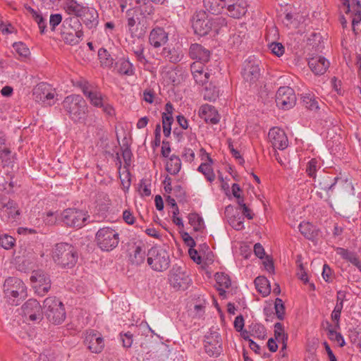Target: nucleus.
Listing matches in <instances>:
<instances>
[{
    "mask_svg": "<svg viewBox=\"0 0 361 361\" xmlns=\"http://www.w3.org/2000/svg\"><path fill=\"white\" fill-rule=\"evenodd\" d=\"M204 348L210 357H218L222 352V339L216 331L210 330L204 336Z\"/></svg>",
    "mask_w": 361,
    "mask_h": 361,
    "instance_id": "11",
    "label": "nucleus"
},
{
    "mask_svg": "<svg viewBox=\"0 0 361 361\" xmlns=\"http://www.w3.org/2000/svg\"><path fill=\"white\" fill-rule=\"evenodd\" d=\"M62 20V16L59 13L51 14L49 18V25L51 30H54L56 27L59 25Z\"/></svg>",
    "mask_w": 361,
    "mask_h": 361,
    "instance_id": "60",
    "label": "nucleus"
},
{
    "mask_svg": "<svg viewBox=\"0 0 361 361\" xmlns=\"http://www.w3.org/2000/svg\"><path fill=\"white\" fill-rule=\"evenodd\" d=\"M15 239L8 235H0V245L5 250H9L14 246Z\"/></svg>",
    "mask_w": 361,
    "mask_h": 361,
    "instance_id": "52",
    "label": "nucleus"
},
{
    "mask_svg": "<svg viewBox=\"0 0 361 361\" xmlns=\"http://www.w3.org/2000/svg\"><path fill=\"white\" fill-rule=\"evenodd\" d=\"M215 279L219 287L217 288L220 295L224 294L226 292L225 288H228L231 286V281L229 276L224 273H216L215 274Z\"/></svg>",
    "mask_w": 361,
    "mask_h": 361,
    "instance_id": "33",
    "label": "nucleus"
},
{
    "mask_svg": "<svg viewBox=\"0 0 361 361\" xmlns=\"http://www.w3.org/2000/svg\"><path fill=\"white\" fill-rule=\"evenodd\" d=\"M134 54L137 60L141 63L145 64L147 62V60L144 55V47L142 46H140L136 50H134Z\"/></svg>",
    "mask_w": 361,
    "mask_h": 361,
    "instance_id": "62",
    "label": "nucleus"
},
{
    "mask_svg": "<svg viewBox=\"0 0 361 361\" xmlns=\"http://www.w3.org/2000/svg\"><path fill=\"white\" fill-rule=\"evenodd\" d=\"M161 54L165 59L174 63L179 62L183 56L180 51L170 47H164Z\"/></svg>",
    "mask_w": 361,
    "mask_h": 361,
    "instance_id": "31",
    "label": "nucleus"
},
{
    "mask_svg": "<svg viewBox=\"0 0 361 361\" xmlns=\"http://www.w3.org/2000/svg\"><path fill=\"white\" fill-rule=\"evenodd\" d=\"M219 96V87L210 82L204 90V99L210 102L216 101Z\"/></svg>",
    "mask_w": 361,
    "mask_h": 361,
    "instance_id": "39",
    "label": "nucleus"
},
{
    "mask_svg": "<svg viewBox=\"0 0 361 361\" xmlns=\"http://www.w3.org/2000/svg\"><path fill=\"white\" fill-rule=\"evenodd\" d=\"M228 148L232 154V155L236 159H238L240 161V163H243L244 162V159L243 158L241 157V155L240 154V152L235 149L233 147V145L232 143V141L231 139H228Z\"/></svg>",
    "mask_w": 361,
    "mask_h": 361,
    "instance_id": "63",
    "label": "nucleus"
},
{
    "mask_svg": "<svg viewBox=\"0 0 361 361\" xmlns=\"http://www.w3.org/2000/svg\"><path fill=\"white\" fill-rule=\"evenodd\" d=\"M25 8L27 11V13H29L32 16L33 19L38 24L39 28L40 30V32L44 33L46 26H47L46 25L47 24H46V20H44V18H43L42 14L38 11L35 10L30 6H25Z\"/></svg>",
    "mask_w": 361,
    "mask_h": 361,
    "instance_id": "35",
    "label": "nucleus"
},
{
    "mask_svg": "<svg viewBox=\"0 0 361 361\" xmlns=\"http://www.w3.org/2000/svg\"><path fill=\"white\" fill-rule=\"evenodd\" d=\"M51 257L54 263L63 269L73 268L78 259L75 247L67 243H56L52 249Z\"/></svg>",
    "mask_w": 361,
    "mask_h": 361,
    "instance_id": "2",
    "label": "nucleus"
},
{
    "mask_svg": "<svg viewBox=\"0 0 361 361\" xmlns=\"http://www.w3.org/2000/svg\"><path fill=\"white\" fill-rule=\"evenodd\" d=\"M255 285L259 293L264 297L270 293L271 288L268 279L264 276H257L255 279Z\"/></svg>",
    "mask_w": 361,
    "mask_h": 361,
    "instance_id": "32",
    "label": "nucleus"
},
{
    "mask_svg": "<svg viewBox=\"0 0 361 361\" xmlns=\"http://www.w3.org/2000/svg\"><path fill=\"white\" fill-rule=\"evenodd\" d=\"M338 255H341V257L348 262H350L354 266L358 263L359 257L355 252H350L347 249L343 247H337L336 249Z\"/></svg>",
    "mask_w": 361,
    "mask_h": 361,
    "instance_id": "40",
    "label": "nucleus"
},
{
    "mask_svg": "<svg viewBox=\"0 0 361 361\" xmlns=\"http://www.w3.org/2000/svg\"><path fill=\"white\" fill-rule=\"evenodd\" d=\"M13 46L20 56L26 57L30 54V50L24 43L21 42H15Z\"/></svg>",
    "mask_w": 361,
    "mask_h": 361,
    "instance_id": "56",
    "label": "nucleus"
},
{
    "mask_svg": "<svg viewBox=\"0 0 361 361\" xmlns=\"http://www.w3.org/2000/svg\"><path fill=\"white\" fill-rule=\"evenodd\" d=\"M86 6L75 0H66L64 4V10L68 15L80 18Z\"/></svg>",
    "mask_w": 361,
    "mask_h": 361,
    "instance_id": "28",
    "label": "nucleus"
},
{
    "mask_svg": "<svg viewBox=\"0 0 361 361\" xmlns=\"http://www.w3.org/2000/svg\"><path fill=\"white\" fill-rule=\"evenodd\" d=\"M23 317L31 322H40L43 319V306L36 299H29L21 307Z\"/></svg>",
    "mask_w": 361,
    "mask_h": 361,
    "instance_id": "13",
    "label": "nucleus"
},
{
    "mask_svg": "<svg viewBox=\"0 0 361 361\" xmlns=\"http://www.w3.org/2000/svg\"><path fill=\"white\" fill-rule=\"evenodd\" d=\"M80 18L88 29H95L99 24V13L93 7L86 6Z\"/></svg>",
    "mask_w": 361,
    "mask_h": 361,
    "instance_id": "19",
    "label": "nucleus"
},
{
    "mask_svg": "<svg viewBox=\"0 0 361 361\" xmlns=\"http://www.w3.org/2000/svg\"><path fill=\"white\" fill-rule=\"evenodd\" d=\"M271 52L277 56H281L284 53V47L279 42H272L269 46Z\"/></svg>",
    "mask_w": 361,
    "mask_h": 361,
    "instance_id": "59",
    "label": "nucleus"
},
{
    "mask_svg": "<svg viewBox=\"0 0 361 361\" xmlns=\"http://www.w3.org/2000/svg\"><path fill=\"white\" fill-rule=\"evenodd\" d=\"M95 240L102 250L109 252L118 246L119 234L116 230L110 227H104L97 232Z\"/></svg>",
    "mask_w": 361,
    "mask_h": 361,
    "instance_id": "6",
    "label": "nucleus"
},
{
    "mask_svg": "<svg viewBox=\"0 0 361 361\" xmlns=\"http://www.w3.org/2000/svg\"><path fill=\"white\" fill-rule=\"evenodd\" d=\"M189 55L192 59H197V61L207 63L210 59V51L201 44H192L189 49Z\"/></svg>",
    "mask_w": 361,
    "mask_h": 361,
    "instance_id": "20",
    "label": "nucleus"
},
{
    "mask_svg": "<svg viewBox=\"0 0 361 361\" xmlns=\"http://www.w3.org/2000/svg\"><path fill=\"white\" fill-rule=\"evenodd\" d=\"M98 56L101 63L105 66H111L114 62V59L111 54L105 49H100L98 51Z\"/></svg>",
    "mask_w": 361,
    "mask_h": 361,
    "instance_id": "49",
    "label": "nucleus"
},
{
    "mask_svg": "<svg viewBox=\"0 0 361 361\" xmlns=\"http://www.w3.org/2000/svg\"><path fill=\"white\" fill-rule=\"evenodd\" d=\"M116 65L117 71L121 75L130 76L135 74L134 66L128 59L124 58L120 59L116 63Z\"/></svg>",
    "mask_w": 361,
    "mask_h": 361,
    "instance_id": "29",
    "label": "nucleus"
},
{
    "mask_svg": "<svg viewBox=\"0 0 361 361\" xmlns=\"http://www.w3.org/2000/svg\"><path fill=\"white\" fill-rule=\"evenodd\" d=\"M210 77V73L208 72H200L199 73L193 75V78L197 84L204 85H206Z\"/></svg>",
    "mask_w": 361,
    "mask_h": 361,
    "instance_id": "55",
    "label": "nucleus"
},
{
    "mask_svg": "<svg viewBox=\"0 0 361 361\" xmlns=\"http://www.w3.org/2000/svg\"><path fill=\"white\" fill-rule=\"evenodd\" d=\"M120 336L123 343V346L127 348H130L133 341V334L130 331H128L125 334L121 333Z\"/></svg>",
    "mask_w": 361,
    "mask_h": 361,
    "instance_id": "58",
    "label": "nucleus"
},
{
    "mask_svg": "<svg viewBox=\"0 0 361 361\" xmlns=\"http://www.w3.org/2000/svg\"><path fill=\"white\" fill-rule=\"evenodd\" d=\"M139 192L142 196H149L151 195V190L146 184V180L144 179L140 180Z\"/></svg>",
    "mask_w": 361,
    "mask_h": 361,
    "instance_id": "61",
    "label": "nucleus"
},
{
    "mask_svg": "<svg viewBox=\"0 0 361 361\" xmlns=\"http://www.w3.org/2000/svg\"><path fill=\"white\" fill-rule=\"evenodd\" d=\"M328 336L329 339L336 341L339 344L340 347H343L345 345L343 336L341 333L337 332L335 329L329 328Z\"/></svg>",
    "mask_w": 361,
    "mask_h": 361,
    "instance_id": "50",
    "label": "nucleus"
},
{
    "mask_svg": "<svg viewBox=\"0 0 361 361\" xmlns=\"http://www.w3.org/2000/svg\"><path fill=\"white\" fill-rule=\"evenodd\" d=\"M207 157L209 163H202L198 167V171L202 173L207 180L212 182L215 178V175L213 173L212 169L211 167L210 163H212V159L207 154Z\"/></svg>",
    "mask_w": 361,
    "mask_h": 361,
    "instance_id": "43",
    "label": "nucleus"
},
{
    "mask_svg": "<svg viewBox=\"0 0 361 361\" xmlns=\"http://www.w3.org/2000/svg\"><path fill=\"white\" fill-rule=\"evenodd\" d=\"M146 256L145 247L144 245H135L133 254L130 256L132 264L140 265L145 262Z\"/></svg>",
    "mask_w": 361,
    "mask_h": 361,
    "instance_id": "30",
    "label": "nucleus"
},
{
    "mask_svg": "<svg viewBox=\"0 0 361 361\" xmlns=\"http://www.w3.org/2000/svg\"><path fill=\"white\" fill-rule=\"evenodd\" d=\"M64 41L66 43L71 45H75L78 44L83 37V31L80 29L75 30L74 33L71 32H64Z\"/></svg>",
    "mask_w": 361,
    "mask_h": 361,
    "instance_id": "42",
    "label": "nucleus"
},
{
    "mask_svg": "<svg viewBox=\"0 0 361 361\" xmlns=\"http://www.w3.org/2000/svg\"><path fill=\"white\" fill-rule=\"evenodd\" d=\"M3 292L11 305H18V298L23 299L27 296V287L20 279L8 277L3 285Z\"/></svg>",
    "mask_w": 361,
    "mask_h": 361,
    "instance_id": "3",
    "label": "nucleus"
},
{
    "mask_svg": "<svg viewBox=\"0 0 361 361\" xmlns=\"http://www.w3.org/2000/svg\"><path fill=\"white\" fill-rule=\"evenodd\" d=\"M250 335L259 339H264L266 336L265 327L258 323H252L248 326Z\"/></svg>",
    "mask_w": 361,
    "mask_h": 361,
    "instance_id": "46",
    "label": "nucleus"
},
{
    "mask_svg": "<svg viewBox=\"0 0 361 361\" xmlns=\"http://www.w3.org/2000/svg\"><path fill=\"white\" fill-rule=\"evenodd\" d=\"M84 343L94 353H99L104 347V341L101 334L95 330L86 331Z\"/></svg>",
    "mask_w": 361,
    "mask_h": 361,
    "instance_id": "17",
    "label": "nucleus"
},
{
    "mask_svg": "<svg viewBox=\"0 0 361 361\" xmlns=\"http://www.w3.org/2000/svg\"><path fill=\"white\" fill-rule=\"evenodd\" d=\"M228 222L236 231H240L244 228V217L239 214L229 217Z\"/></svg>",
    "mask_w": 361,
    "mask_h": 361,
    "instance_id": "48",
    "label": "nucleus"
},
{
    "mask_svg": "<svg viewBox=\"0 0 361 361\" xmlns=\"http://www.w3.org/2000/svg\"><path fill=\"white\" fill-rule=\"evenodd\" d=\"M308 65L314 74L323 75L329 67V62L323 56H317L312 58Z\"/></svg>",
    "mask_w": 361,
    "mask_h": 361,
    "instance_id": "25",
    "label": "nucleus"
},
{
    "mask_svg": "<svg viewBox=\"0 0 361 361\" xmlns=\"http://www.w3.org/2000/svg\"><path fill=\"white\" fill-rule=\"evenodd\" d=\"M205 8L211 13L218 15L222 13V0H204Z\"/></svg>",
    "mask_w": 361,
    "mask_h": 361,
    "instance_id": "38",
    "label": "nucleus"
},
{
    "mask_svg": "<svg viewBox=\"0 0 361 361\" xmlns=\"http://www.w3.org/2000/svg\"><path fill=\"white\" fill-rule=\"evenodd\" d=\"M214 20L210 18L204 11H197L191 18L195 33L200 36L207 35L212 28Z\"/></svg>",
    "mask_w": 361,
    "mask_h": 361,
    "instance_id": "8",
    "label": "nucleus"
},
{
    "mask_svg": "<svg viewBox=\"0 0 361 361\" xmlns=\"http://www.w3.org/2000/svg\"><path fill=\"white\" fill-rule=\"evenodd\" d=\"M0 217L4 221H16L20 211L17 204L4 195H0Z\"/></svg>",
    "mask_w": 361,
    "mask_h": 361,
    "instance_id": "12",
    "label": "nucleus"
},
{
    "mask_svg": "<svg viewBox=\"0 0 361 361\" xmlns=\"http://www.w3.org/2000/svg\"><path fill=\"white\" fill-rule=\"evenodd\" d=\"M61 218L62 221L68 226L81 228L84 226L87 215L81 210L68 208L61 213Z\"/></svg>",
    "mask_w": 361,
    "mask_h": 361,
    "instance_id": "14",
    "label": "nucleus"
},
{
    "mask_svg": "<svg viewBox=\"0 0 361 361\" xmlns=\"http://www.w3.org/2000/svg\"><path fill=\"white\" fill-rule=\"evenodd\" d=\"M126 15L128 17V27L129 30L133 32L137 21L140 19L139 16L135 11H133L132 8L127 11Z\"/></svg>",
    "mask_w": 361,
    "mask_h": 361,
    "instance_id": "51",
    "label": "nucleus"
},
{
    "mask_svg": "<svg viewBox=\"0 0 361 361\" xmlns=\"http://www.w3.org/2000/svg\"><path fill=\"white\" fill-rule=\"evenodd\" d=\"M200 116L207 123L216 124L219 121V115L216 109L209 104L201 106L200 109Z\"/></svg>",
    "mask_w": 361,
    "mask_h": 361,
    "instance_id": "24",
    "label": "nucleus"
},
{
    "mask_svg": "<svg viewBox=\"0 0 361 361\" xmlns=\"http://www.w3.org/2000/svg\"><path fill=\"white\" fill-rule=\"evenodd\" d=\"M147 263L155 271H166L170 266L169 252L160 246L152 247L147 252Z\"/></svg>",
    "mask_w": 361,
    "mask_h": 361,
    "instance_id": "5",
    "label": "nucleus"
},
{
    "mask_svg": "<svg viewBox=\"0 0 361 361\" xmlns=\"http://www.w3.org/2000/svg\"><path fill=\"white\" fill-rule=\"evenodd\" d=\"M260 62L254 56H249L242 65L241 75L244 82L251 86L261 75Z\"/></svg>",
    "mask_w": 361,
    "mask_h": 361,
    "instance_id": "7",
    "label": "nucleus"
},
{
    "mask_svg": "<svg viewBox=\"0 0 361 361\" xmlns=\"http://www.w3.org/2000/svg\"><path fill=\"white\" fill-rule=\"evenodd\" d=\"M274 309L276 311V314L277 318L279 320H283L284 319L285 314V306L283 305V300L277 298L275 300Z\"/></svg>",
    "mask_w": 361,
    "mask_h": 361,
    "instance_id": "53",
    "label": "nucleus"
},
{
    "mask_svg": "<svg viewBox=\"0 0 361 361\" xmlns=\"http://www.w3.org/2000/svg\"><path fill=\"white\" fill-rule=\"evenodd\" d=\"M345 292L343 290L337 291L336 304L331 312V317L333 322H335V329L340 328V318L341 314L343 307V302L345 300Z\"/></svg>",
    "mask_w": 361,
    "mask_h": 361,
    "instance_id": "23",
    "label": "nucleus"
},
{
    "mask_svg": "<svg viewBox=\"0 0 361 361\" xmlns=\"http://www.w3.org/2000/svg\"><path fill=\"white\" fill-rule=\"evenodd\" d=\"M168 39V33L161 27L154 28L149 36L150 44L155 48L164 45Z\"/></svg>",
    "mask_w": 361,
    "mask_h": 361,
    "instance_id": "21",
    "label": "nucleus"
},
{
    "mask_svg": "<svg viewBox=\"0 0 361 361\" xmlns=\"http://www.w3.org/2000/svg\"><path fill=\"white\" fill-rule=\"evenodd\" d=\"M62 106L74 122L82 123L85 121L87 113V104L85 100L80 94H71L65 97L62 102Z\"/></svg>",
    "mask_w": 361,
    "mask_h": 361,
    "instance_id": "1",
    "label": "nucleus"
},
{
    "mask_svg": "<svg viewBox=\"0 0 361 361\" xmlns=\"http://www.w3.org/2000/svg\"><path fill=\"white\" fill-rule=\"evenodd\" d=\"M352 7L354 10V16L352 19V25L354 27L361 21V4L358 0H353Z\"/></svg>",
    "mask_w": 361,
    "mask_h": 361,
    "instance_id": "47",
    "label": "nucleus"
},
{
    "mask_svg": "<svg viewBox=\"0 0 361 361\" xmlns=\"http://www.w3.org/2000/svg\"><path fill=\"white\" fill-rule=\"evenodd\" d=\"M332 271L329 266L326 264L323 266L322 277L326 282L331 281Z\"/></svg>",
    "mask_w": 361,
    "mask_h": 361,
    "instance_id": "64",
    "label": "nucleus"
},
{
    "mask_svg": "<svg viewBox=\"0 0 361 361\" xmlns=\"http://www.w3.org/2000/svg\"><path fill=\"white\" fill-rule=\"evenodd\" d=\"M35 293L40 296L44 295L51 288L49 276L41 269L33 271L30 276Z\"/></svg>",
    "mask_w": 361,
    "mask_h": 361,
    "instance_id": "15",
    "label": "nucleus"
},
{
    "mask_svg": "<svg viewBox=\"0 0 361 361\" xmlns=\"http://www.w3.org/2000/svg\"><path fill=\"white\" fill-rule=\"evenodd\" d=\"M303 105L311 111H314L319 109L318 101L315 99L314 96L311 94H303L301 97Z\"/></svg>",
    "mask_w": 361,
    "mask_h": 361,
    "instance_id": "45",
    "label": "nucleus"
},
{
    "mask_svg": "<svg viewBox=\"0 0 361 361\" xmlns=\"http://www.w3.org/2000/svg\"><path fill=\"white\" fill-rule=\"evenodd\" d=\"M32 95L36 102L52 106L55 104L56 92L49 84L41 82L34 88Z\"/></svg>",
    "mask_w": 361,
    "mask_h": 361,
    "instance_id": "10",
    "label": "nucleus"
},
{
    "mask_svg": "<svg viewBox=\"0 0 361 361\" xmlns=\"http://www.w3.org/2000/svg\"><path fill=\"white\" fill-rule=\"evenodd\" d=\"M296 102L294 90L289 87H281L276 94V102L279 108L289 109L292 108Z\"/></svg>",
    "mask_w": 361,
    "mask_h": 361,
    "instance_id": "16",
    "label": "nucleus"
},
{
    "mask_svg": "<svg viewBox=\"0 0 361 361\" xmlns=\"http://www.w3.org/2000/svg\"><path fill=\"white\" fill-rule=\"evenodd\" d=\"M317 164L318 161L316 159H312L307 165L306 173L313 179L316 178V173L318 169Z\"/></svg>",
    "mask_w": 361,
    "mask_h": 361,
    "instance_id": "54",
    "label": "nucleus"
},
{
    "mask_svg": "<svg viewBox=\"0 0 361 361\" xmlns=\"http://www.w3.org/2000/svg\"><path fill=\"white\" fill-rule=\"evenodd\" d=\"M274 336L275 339L283 344L282 350L287 347L288 334H285L283 325L277 322L274 324Z\"/></svg>",
    "mask_w": 361,
    "mask_h": 361,
    "instance_id": "36",
    "label": "nucleus"
},
{
    "mask_svg": "<svg viewBox=\"0 0 361 361\" xmlns=\"http://www.w3.org/2000/svg\"><path fill=\"white\" fill-rule=\"evenodd\" d=\"M132 152L128 145L122 149V157L124 160V167L128 168L130 166L132 159Z\"/></svg>",
    "mask_w": 361,
    "mask_h": 361,
    "instance_id": "57",
    "label": "nucleus"
},
{
    "mask_svg": "<svg viewBox=\"0 0 361 361\" xmlns=\"http://www.w3.org/2000/svg\"><path fill=\"white\" fill-rule=\"evenodd\" d=\"M181 169V161L176 155H172L166 162V170L171 175L177 174Z\"/></svg>",
    "mask_w": 361,
    "mask_h": 361,
    "instance_id": "34",
    "label": "nucleus"
},
{
    "mask_svg": "<svg viewBox=\"0 0 361 361\" xmlns=\"http://www.w3.org/2000/svg\"><path fill=\"white\" fill-rule=\"evenodd\" d=\"M247 3L245 0H238L227 10L228 15L233 18H240L247 13Z\"/></svg>",
    "mask_w": 361,
    "mask_h": 361,
    "instance_id": "26",
    "label": "nucleus"
},
{
    "mask_svg": "<svg viewBox=\"0 0 361 361\" xmlns=\"http://www.w3.org/2000/svg\"><path fill=\"white\" fill-rule=\"evenodd\" d=\"M52 324L58 325L66 319V314L62 302L56 297H48L43 302V314Z\"/></svg>",
    "mask_w": 361,
    "mask_h": 361,
    "instance_id": "4",
    "label": "nucleus"
},
{
    "mask_svg": "<svg viewBox=\"0 0 361 361\" xmlns=\"http://www.w3.org/2000/svg\"><path fill=\"white\" fill-rule=\"evenodd\" d=\"M148 0L147 2L142 4L141 6H135L133 8V11H135L139 16L146 18L154 13V8L152 4Z\"/></svg>",
    "mask_w": 361,
    "mask_h": 361,
    "instance_id": "41",
    "label": "nucleus"
},
{
    "mask_svg": "<svg viewBox=\"0 0 361 361\" xmlns=\"http://www.w3.org/2000/svg\"><path fill=\"white\" fill-rule=\"evenodd\" d=\"M268 137L274 148L283 150L288 147V137L283 130L274 127L269 130Z\"/></svg>",
    "mask_w": 361,
    "mask_h": 361,
    "instance_id": "18",
    "label": "nucleus"
},
{
    "mask_svg": "<svg viewBox=\"0 0 361 361\" xmlns=\"http://www.w3.org/2000/svg\"><path fill=\"white\" fill-rule=\"evenodd\" d=\"M82 91L87 99H89L90 103L94 107L98 106L99 103L106 96L94 87L87 84H85L82 86Z\"/></svg>",
    "mask_w": 361,
    "mask_h": 361,
    "instance_id": "22",
    "label": "nucleus"
},
{
    "mask_svg": "<svg viewBox=\"0 0 361 361\" xmlns=\"http://www.w3.org/2000/svg\"><path fill=\"white\" fill-rule=\"evenodd\" d=\"M338 178H332L329 175L321 176L318 182V188L326 192L327 198L331 197L330 191H332L336 184Z\"/></svg>",
    "mask_w": 361,
    "mask_h": 361,
    "instance_id": "27",
    "label": "nucleus"
},
{
    "mask_svg": "<svg viewBox=\"0 0 361 361\" xmlns=\"http://www.w3.org/2000/svg\"><path fill=\"white\" fill-rule=\"evenodd\" d=\"M300 232L307 239L312 240L317 235V231L312 224L302 222L299 225Z\"/></svg>",
    "mask_w": 361,
    "mask_h": 361,
    "instance_id": "37",
    "label": "nucleus"
},
{
    "mask_svg": "<svg viewBox=\"0 0 361 361\" xmlns=\"http://www.w3.org/2000/svg\"><path fill=\"white\" fill-rule=\"evenodd\" d=\"M170 285L176 290H185L191 282V279L184 267L173 265L169 274Z\"/></svg>",
    "mask_w": 361,
    "mask_h": 361,
    "instance_id": "9",
    "label": "nucleus"
},
{
    "mask_svg": "<svg viewBox=\"0 0 361 361\" xmlns=\"http://www.w3.org/2000/svg\"><path fill=\"white\" fill-rule=\"evenodd\" d=\"M188 221L195 231H202L204 229L203 219L199 214L196 213L189 214Z\"/></svg>",
    "mask_w": 361,
    "mask_h": 361,
    "instance_id": "44",
    "label": "nucleus"
}]
</instances>
